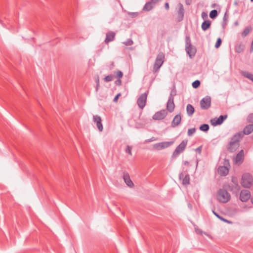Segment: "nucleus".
<instances>
[{"instance_id": "nucleus-36", "label": "nucleus", "mask_w": 253, "mask_h": 253, "mask_svg": "<svg viewBox=\"0 0 253 253\" xmlns=\"http://www.w3.org/2000/svg\"><path fill=\"white\" fill-rule=\"evenodd\" d=\"M115 74L116 75V77L118 79H121L123 76V73L121 71H118L115 72Z\"/></svg>"}, {"instance_id": "nucleus-40", "label": "nucleus", "mask_w": 253, "mask_h": 253, "mask_svg": "<svg viewBox=\"0 0 253 253\" xmlns=\"http://www.w3.org/2000/svg\"><path fill=\"white\" fill-rule=\"evenodd\" d=\"M131 147L127 145L126 146V152L128 153L129 155H132V152H131Z\"/></svg>"}, {"instance_id": "nucleus-28", "label": "nucleus", "mask_w": 253, "mask_h": 253, "mask_svg": "<svg viewBox=\"0 0 253 253\" xmlns=\"http://www.w3.org/2000/svg\"><path fill=\"white\" fill-rule=\"evenodd\" d=\"M212 213L220 220L221 221H224V222L228 223H231V221L223 218L221 216H220L219 214H218L217 212H216L214 210L212 211Z\"/></svg>"}, {"instance_id": "nucleus-31", "label": "nucleus", "mask_w": 253, "mask_h": 253, "mask_svg": "<svg viewBox=\"0 0 253 253\" xmlns=\"http://www.w3.org/2000/svg\"><path fill=\"white\" fill-rule=\"evenodd\" d=\"M210 128L208 124H203L200 126V130L204 132H207Z\"/></svg>"}, {"instance_id": "nucleus-12", "label": "nucleus", "mask_w": 253, "mask_h": 253, "mask_svg": "<svg viewBox=\"0 0 253 253\" xmlns=\"http://www.w3.org/2000/svg\"><path fill=\"white\" fill-rule=\"evenodd\" d=\"M251 195L250 192L248 190H243L240 194V199L241 201L247 202L250 198Z\"/></svg>"}, {"instance_id": "nucleus-22", "label": "nucleus", "mask_w": 253, "mask_h": 253, "mask_svg": "<svg viewBox=\"0 0 253 253\" xmlns=\"http://www.w3.org/2000/svg\"><path fill=\"white\" fill-rule=\"evenodd\" d=\"M153 4L154 3L151 1V0L150 1L146 2L143 8V10L145 11H149L151 10L154 7Z\"/></svg>"}, {"instance_id": "nucleus-35", "label": "nucleus", "mask_w": 253, "mask_h": 253, "mask_svg": "<svg viewBox=\"0 0 253 253\" xmlns=\"http://www.w3.org/2000/svg\"><path fill=\"white\" fill-rule=\"evenodd\" d=\"M153 148L157 150H160L163 149L161 144H160V142L154 144Z\"/></svg>"}, {"instance_id": "nucleus-42", "label": "nucleus", "mask_w": 253, "mask_h": 253, "mask_svg": "<svg viewBox=\"0 0 253 253\" xmlns=\"http://www.w3.org/2000/svg\"><path fill=\"white\" fill-rule=\"evenodd\" d=\"M157 140V138L155 137H152L151 138L147 139L145 140L146 142H150L152 141H154Z\"/></svg>"}, {"instance_id": "nucleus-16", "label": "nucleus", "mask_w": 253, "mask_h": 253, "mask_svg": "<svg viewBox=\"0 0 253 253\" xmlns=\"http://www.w3.org/2000/svg\"><path fill=\"white\" fill-rule=\"evenodd\" d=\"M101 121V118L100 116L98 115L93 116V121L96 123L97 127L99 131H102L103 129Z\"/></svg>"}, {"instance_id": "nucleus-49", "label": "nucleus", "mask_w": 253, "mask_h": 253, "mask_svg": "<svg viewBox=\"0 0 253 253\" xmlns=\"http://www.w3.org/2000/svg\"><path fill=\"white\" fill-rule=\"evenodd\" d=\"M192 0H185V3L186 5H190L192 3Z\"/></svg>"}, {"instance_id": "nucleus-13", "label": "nucleus", "mask_w": 253, "mask_h": 253, "mask_svg": "<svg viewBox=\"0 0 253 253\" xmlns=\"http://www.w3.org/2000/svg\"><path fill=\"white\" fill-rule=\"evenodd\" d=\"M227 118V115H220L218 118L217 119H213L211 120V124L214 126H216L217 125H221L224 121Z\"/></svg>"}, {"instance_id": "nucleus-23", "label": "nucleus", "mask_w": 253, "mask_h": 253, "mask_svg": "<svg viewBox=\"0 0 253 253\" xmlns=\"http://www.w3.org/2000/svg\"><path fill=\"white\" fill-rule=\"evenodd\" d=\"M211 22L209 20L204 21L202 24V29L203 31H206L211 26Z\"/></svg>"}, {"instance_id": "nucleus-27", "label": "nucleus", "mask_w": 253, "mask_h": 253, "mask_svg": "<svg viewBox=\"0 0 253 253\" xmlns=\"http://www.w3.org/2000/svg\"><path fill=\"white\" fill-rule=\"evenodd\" d=\"M174 143V141H164L160 142V144H161L162 147L163 149L168 148L169 146H170L172 144H173Z\"/></svg>"}, {"instance_id": "nucleus-20", "label": "nucleus", "mask_w": 253, "mask_h": 253, "mask_svg": "<svg viewBox=\"0 0 253 253\" xmlns=\"http://www.w3.org/2000/svg\"><path fill=\"white\" fill-rule=\"evenodd\" d=\"M175 105L174 103V100L169 99L167 103V111L170 113L174 111Z\"/></svg>"}, {"instance_id": "nucleus-50", "label": "nucleus", "mask_w": 253, "mask_h": 253, "mask_svg": "<svg viewBox=\"0 0 253 253\" xmlns=\"http://www.w3.org/2000/svg\"><path fill=\"white\" fill-rule=\"evenodd\" d=\"M202 16L203 18H204V17H207V14L205 12H203L202 13Z\"/></svg>"}, {"instance_id": "nucleus-39", "label": "nucleus", "mask_w": 253, "mask_h": 253, "mask_svg": "<svg viewBox=\"0 0 253 253\" xmlns=\"http://www.w3.org/2000/svg\"><path fill=\"white\" fill-rule=\"evenodd\" d=\"M196 131V128H190L188 129V136H191L193 134V133H195Z\"/></svg>"}, {"instance_id": "nucleus-11", "label": "nucleus", "mask_w": 253, "mask_h": 253, "mask_svg": "<svg viewBox=\"0 0 253 253\" xmlns=\"http://www.w3.org/2000/svg\"><path fill=\"white\" fill-rule=\"evenodd\" d=\"M178 6V10L176 12V20L177 22H180L183 19L185 10L183 6L181 3H179Z\"/></svg>"}, {"instance_id": "nucleus-38", "label": "nucleus", "mask_w": 253, "mask_h": 253, "mask_svg": "<svg viewBox=\"0 0 253 253\" xmlns=\"http://www.w3.org/2000/svg\"><path fill=\"white\" fill-rule=\"evenodd\" d=\"M221 42V39L220 38H218L215 44V47L216 48H218L220 46Z\"/></svg>"}, {"instance_id": "nucleus-2", "label": "nucleus", "mask_w": 253, "mask_h": 253, "mask_svg": "<svg viewBox=\"0 0 253 253\" xmlns=\"http://www.w3.org/2000/svg\"><path fill=\"white\" fill-rule=\"evenodd\" d=\"M253 183V178L249 173H244L242 176L241 184L243 187L250 188Z\"/></svg>"}, {"instance_id": "nucleus-37", "label": "nucleus", "mask_w": 253, "mask_h": 253, "mask_svg": "<svg viewBox=\"0 0 253 253\" xmlns=\"http://www.w3.org/2000/svg\"><path fill=\"white\" fill-rule=\"evenodd\" d=\"M133 43V42L130 39H128L126 42H123V44L126 45H131Z\"/></svg>"}, {"instance_id": "nucleus-1", "label": "nucleus", "mask_w": 253, "mask_h": 253, "mask_svg": "<svg viewBox=\"0 0 253 253\" xmlns=\"http://www.w3.org/2000/svg\"><path fill=\"white\" fill-rule=\"evenodd\" d=\"M243 137V133L239 132L235 133L231 138V140L227 146V150L230 152H234L239 147V142Z\"/></svg>"}, {"instance_id": "nucleus-15", "label": "nucleus", "mask_w": 253, "mask_h": 253, "mask_svg": "<svg viewBox=\"0 0 253 253\" xmlns=\"http://www.w3.org/2000/svg\"><path fill=\"white\" fill-rule=\"evenodd\" d=\"M116 33L113 31L107 32L106 35V38L105 39V42L108 44L109 42L113 41L115 38Z\"/></svg>"}, {"instance_id": "nucleus-4", "label": "nucleus", "mask_w": 253, "mask_h": 253, "mask_svg": "<svg viewBox=\"0 0 253 253\" xmlns=\"http://www.w3.org/2000/svg\"><path fill=\"white\" fill-rule=\"evenodd\" d=\"M217 198L220 202L226 203L230 200V195L225 189H220L218 191Z\"/></svg>"}, {"instance_id": "nucleus-29", "label": "nucleus", "mask_w": 253, "mask_h": 253, "mask_svg": "<svg viewBox=\"0 0 253 253\" xmlns=\"http://www.w3.org/2000/svg\"><path fill=\"white\" fill-rule=\"evenodd\" d=\"M176 95V90L175 86L174 85L171 89L169 99L174 100V97Z\"/></svg>"}, {"instance_id": "nucleus-53", "label": "nucleus", "mask_w": 253, "mask_h": 253, "mask_svg": "<svg viewBox=\"0 0 253 253\" xmlns=\"http://www.w3.org/2000/svg\"><path fill=\"white\" fill-rule=\"evenodd\" d=\"M236 51L239 53L241 51V50H240V49H236Z\"/></svg>"}, {"instance_id": "nucleus-32", "label": "nucleus", "mask_w": 253, "mask_h": 253, "mask_svg": "<svg viewBox=\"0 0 253 253\" xmlns=\"http://www.w3.org/2000/svg\"><path fill=\"white\" fill-rule=\"evenodd\" d=\"M218 15L217 11L215 9L211 10L210 13V17L211 19H214L217 17Z\"/></svg>"}, {"instance_id": "nucleus-48", "label": "nucleus", "mask_w": 253, "mask_h": 253, "mask_svg": "<svg viewBox=\"0 0 253 253\" xmlns=\"http://www.w3.org/2000/svg\"><path fill=\"white\" fill-rule=\"evenodd\" d=\"M165 8L166 10H168L169 9V4L168 2H166L165 4Z\"/></svg>"}, {"instance_id": "nucleus-17", "label": "nucleus", "mask_w": 253, "mask_h": 253, "mask_svg": "<svg viewBox=\"0 0 253 253\" xmlns=\"http://www.w3.org/2000/svg\"><path fill=\"white\" fill-rule=\"evenodd\" d=\"M179 177L180 179L182 180V184L187 185L190 183V176L188 174L184 175V173L182 172L179 174Z\"/></svg>"}, {"instance_id": "nucleus-45", "label": "nucleus", "mask_w": 253, "mask_h": 253, "mask_svg": "<svg viewBox=\"0 0 253 253\" xmlns=\"http://www.w3.org/2000/svg\"><path fill=\"white\" fill-rule=\"evenodd\" d=\"M202 146H200L198 147V148H197L195 149V151L197 152H198L199 154H200L201 153V152H202Z\"/></svg>"}, {"instance_id": "nucleus-43", "label": "nucleus", "mask_w": 253, "mask_h": 253, "mask_svg": "<svg viewBox=\"0 0 253 253\" xmlns=\"http://www.w3.org/2000/svg\"><path fill=\"white\" fill-rule=\"evenodd\" d=\"M248 120L249 122L253 123V114H251L249 115L248 118Z\"/></svg>"}, {"instance_id": "nucleus-21", "label": "nucleus", "mask_w": 253, "mask_h": 253, "mask_svg": "<svg viewBox=\"0 0 253 253\" xmlns=\"http://www.w3.org/2000/svg\"><path fill=\"white\" fill-rule=\"evenodd\" d=\"M243 135H249L253 132V124H250L245 126L243 131Z\"/></svg>"}, {"instance_id": "nucleus-18", "label": "nucleus", "mask_w": 253, "mask_h": 253, "mask_svg": "<svg viewBox=\"0 0 253 253\" xmlns=\"http://www.w3.org/2000/svg\"><path fill=\"white\" fill-rule=\"evenodd\" d=\"M181 121V116L180 114H177L173 119V120L171 124L172 127H175L178 126Z\"/></svg>"}, {"instance_id": "nucleus-6", "label": "nucleus", "mask_w": 253, "mask_h": 253, "mask_svg": "<svg viewBox=\"0 0 253 253\" xmlns=\"http://www.w3.org/2000/svg\"><path fill=\"white\" fill-rule=\"evenodd\" d=\"M187 142H188L187 140H183L179 144V145L177 147H176L175 150L173 152L172 157H176L180 153H181L182 152H183L186 147Z\"/></svg>"}, {"instance_id": "nucleus-51", "label": "nucleus", "mask_w": 253, "mask_h": 253, "mask_svg": "<svg viewBox=\"0 0 253 253\" xmlns=\"http://www.w3.org/2000/svg\"><path fill=\"white\" fill-rule=\"evenodd\" d=\"M161 0H151L154 3H156L160 1Z\"/></svg>"}, {"instance_id": "nucleus-5", "label": "nucleus", "mask_w": 253, "mask_h": 253, "mask_svg": "<svg viewBox=\"0 0 253 253\" xmlns=\"http://www.w3.org/2000/svg\"><path fill=\"white\" fill-rule=\"evenodd\" d=\"M185 50L187 54L191 58L195 56L197 51L196 48L192 45L190 39L188 37L186 38Z\"/></svg>"}, {"instance_id": "nucleus-44", "label": "nucleus", "mask_w": 253, "mask_h": 253, "mask_svg": "<svg viewBox=\"0 0 253 253\" xmlns=\"http://www.w3.org/2000/svg\"><path fill=\"white\" fill-rule=\"evenodd\" d=\"M129 15L131 17H135L136 16H137L138 15V12H130V13H129Z\"/></svg>"}, {"instance_id": "nucleus-41", "label": "nucleus", "mask_w": 253, "mask_h": 253, "mask_svg": "<svg viewBox=\"0 0 253 253\" xmlns=\"http://www.w3.org/2000/svg\"><path fill=\"white\" fill-rule=\"evenodd\" d=\"M95 82L96 84L95 89L96 91H97L99 87V79L98 76H97V78L95 79Z\"/></svg>"}, {"instance_id": "nucleus-46", "label": "nucleus", "mask_w": 253, "mask_h": 253, "mask_svg": "<svg viewBox=\"0 0 253 253\" xmlns=\"http://www.w3.org/2000/svg\"><path fill=\"white\" fill-rule=\"evenodd\" d=\"M121 96V93H118V94H117L116 95V96L114 97V99H113V101L115 102H116L118 101V98L119 97Z\"/></svg>"}, {"instance_id": "nucleus-34", "label": "nucleus", "mask_w": 253, "mask_h": 253, "mask_svg": "<svg viewBox=\"0 0 253 253\" xmlns=\"http://www.w3.org/2000/svg\"><path fill=\"white\" fill-rule=\"evenodd\" d=\"M113 80V76L112 75H108L104 78V80L106 82H111Z\"/></svg>"}, {"instance_id": "nucleus-9", "label": "nucleus", "mask_w": 253, "mask_h": 253, "mask_svg": "<svg viewBox=\"0 0 253 253\" xmlns=\"http://www.w3.org/2000/svg\"><path fill=\"white\" fill-rule=\"evenodd\" d=\"M168 115V112L165 109H162L157 112L153 116V119L155 120H162L165 118Z\"/></svg>"}, {"instance_id": "nucleus-47", "label": "nucleus", "mask_w": 253, "mask_h": 253, "mask_svg": "<svg viewBox=\"0 0 253 253\" xmlns=\"http://www.w3.org/2000/svg\"><path fill=\"white\" fill-rule=\"evenodd\" d=\"M115 84L117 85H121L122 84V81L121 80V79H118L117 81H116Z\"/></svg>"}, {"instance_id": "nucleus-24", "label": "nucleus", "mask_w": 253, "mask_h": 253, "mask_svg": "<svg viewBox=\"0 0 253 253\" xmlns=\"http://www.w3.org/2000/svg\"><path fill=\"white\" fill-rule=\"evenodd\" d=\"M186 111L188 116H191L195 111L194 107L190 104H188L186 106Z\"/></svg>"}, {"instance_id": "nucleus-14", "label": "nucleus", "mask_w": 253, "mask_h": 253, "mask_svg": "<svg viewBox=\"0 0 253 253\" xmlns=\"http://www.w3.org/2000/svg\"><path fill=\"white\" fill-rule=\"evenodd\" d=\"M123 179L126 184L129 187H132L134 186V184L132 180L130 179L129 175L128 172H124Z\"/></svg>"}, {"instance_id": "nucleus-33", "label": "nucleus", "mask_w": 253, "mask_h": 253, "mask_svg": "<svg viewBox=\"0 0 253 253\" xmlns=\"http://www.w3.org/2000/svg\"><path fill=\"white\" fill-rule=\"evenodd\" d=\"M200 81L196 80L192 83V86L194 88H197L200 85Z\"/></svg>"}, {"instance_id": "nucleus-25", "label": "nucleus", "mask_w": 253, "mask_h": 253, "mask_svg": "<svg viewBox=\"0 0 253 253\" xmlns=\"http://www.w3.org/2000/svg\"><path fill=\"white\" fill-rule=\"evenodd\" d=\"M244 159V151L241 150L236 155L235 161L236 163L240 162Z\"/></svg>"}, {"instance_id": "nucleus-8", "label": "nucleus", "mask_w": 253, "mask_h": 253, "mask_svg": "<svg viewBox=\"0 0 253 253\" xmlns=\"http://www.w3.org/2000/svg\"><path fill=\"white\" fill-rule=\"evenodd\" d=\"M232 184L229 186L230 191L234 193L238 192L240 190V186L238 184V181L237 178L233 177L232 178Z\"/></svg>"}, {"instance_id": "nucleus-30", "label": "nucleus", "mask_w": 253, "mask_h": 253, "mask_svg": "<svg viewBox=\"0 0 253 253\" xmlns=\"http://www.w3.org/2000/svg\"><path fill=\"white\" fill-rule=\"evenodd\" d=\"M252 28L251 27H246L242 33V36L244 38L246 37L251 32Z\"/></svg>"}, {"instance_id": "nucleus-10", "label": "nucleus", "mask_w": 253, "mask_h": 253, "mask_svg": "<svg viewBox=\"0 0 253 253\" xmlns=\"http://www.w3.org/2000/svg\"><path fill=\"white\" fill-rule=\"evenodd\" d=\"M147 97V93L145 92L142 94L139 97V98L137 99V103L141 109H143L145 105L146 102V99Z\"/></svg>"}, {"instance_id": "nucleus-19", "label": "nucleus", "mask_w": 253, "mask_h": 253, "mask_svg": "<svg viewBox=\"0 0 253 253\" xmlns=\"http://www.w3.org/2000/svg\"><path fill=\"white\" fill-rule=\"evenodd\" d=\"M218 173L221 176H226L229 173L228 168L224 166H219L217 169Z\"/></svg>"}, {"instance_id": "nucleus-3", "label": "nucleus", "mask_w": 253, "mask_h": 253, "mask_svg": "<svg viewBox=\"0 0 253 253\" xmlns=\"http://www.w3.org/2000/svg\"><path fill=\"white\" fill-rule=\"evenodd\" d=\"M165 60V54L163 52H160L155 61L153 66V72L154 73L158 72L164 63Z\"/></svg>"}, {"instance_id": "nucleus-26", "label": "nucleus", "mask_w": 253, "mask_h": 253, "mask_svg": "<svg viewBox=\"0 0 253 253\" xmlns=\"http://www.w3.org/2000/svg\"><path fill=\"white\" fill-rule=\"evenodd\" d=\"M242 74L245 77L248 78L253 82V75L247 71H242Z\"/></svg>"}, {"instance_id": "nucleus-54", "label": "nucleus", "mask_w": 253, "mask_h": 253, "mask_svg": "<svg viewBox=\"0 0 253 253\" xmlns=\"http://www.w3.org/2000/svg\"><path fill=\"white\" fill-rule=\"evenodd\" d=\"M252 2H253V0H250Z\"/></svg>"}, {"instance_id": "nucleus-52", "label": "nucleus", "mask_w": 253, "mask_h": 253, "mask_svg": "<svg viewBox=\"0 0 253 253\" xmlns=\"http://www.w3.org/2000/svg\"><path fill=\"white\" fill-rule=\"evenodd\" d=\"M184 165L189 166V163L188 161H184Z\"/></svg>"}, {"instance_id": "nucleus-7", "label": "nucleus", "mask_w": 253, "mask_h": 253, "mask_svg": "<svg viewBox=\"0 0 253 253\" xmlns=\"http://www.w3.org/2000/svg\"><path fill=\"white\" fill-rule=\"evenodd\" d=\"M211 105V98L209 96H206L202 99L200 101L201 108L204 110L209 109Z\"/></svg>"}]
</instances>
